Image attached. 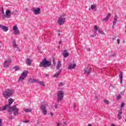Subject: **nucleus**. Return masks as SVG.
Returning a JSON list of instances; mask_svg holds the SVG:
<instances>
[{
    "label": "nucleus",
    "instance_id": "1",
    "mask_svg": "<svg viewBox=\"0 0 126 126\" xmlns=\"http://www.w3.org/2000/svg\"><path fill=\"white\" fill-rule=\"evenodd\" d=\"M5 110H7V111L10 114H11V111H12L14 114V116H18V115H19V109L16 108V105H14L11 107L8 106V105H6L0 107V111H5Z\"/></svg>",
    "mask_w": 126,
    "mask_h": 126
},
{
    "label": "nucleus",
    "instance_id": "2",
    "mask_svg": "<svg viewBox=\"0 0 126 126\" xmlns=\"http://www.w3.org/2000/svg\"><path fill=\"white\" fill-rule=\"evenodd\" d=\"M52 63L51 62L47 61V59L45 58L39 64L40 67H44L45 68L51 66Z\"/></svg>",
    "mask_w": 126,
    "mask_h": 126
},
{
    "label": "nucleus",
    "instance_id": "3",
    "mask_svg": "<svg viewBox=\"0 0 126 126\" xmlns=\"http://www.w3.org/2000/svg\"><path fill=\"white\" fill-rule=\"evenodd\" d=\"M12 94H13V91L10 90H6L3 92V96L5 99H7L10 96H12Z\"/></svg>",
    "mask_w": 126,
    "mask_h": 126
},
{
    "label": "nucleus",
    "instance_id": "4",
    "mask_svg": "<svg viewBox=\"0 0 126 126\" xmlns=\"http://www.w3.org/2000/svg\"><path fill=\"white\" fill-rule=\"evenodd\" d=\"M65 15L60 16L58 20V23L59 25H63L65 22Z\"/></svg>",
    "mask_w": 126,
    "mask_h": 126
},
{
    "label": "nucleus",
    "instance_id": "5",
    "mask_svg": "<svg viewBox=\"0 0 126 126\" xmlns=\"http://www.w3.org/2000/svg\"><path fill=\"white\" fill-rule=\"evenodd\" d=\"M26 77H27V71L25 70L19 78L18 81H23Z\"/></svg>",
    "mask_w": 126,
    "mask_h": 126
},
{
    "label": "nucleus",
    "instance_id": "6",
    "mask_svg": "<svg viewBox=\"0 0 126 126\" xmlns=\"http://www.w3.org/2000/svg\"><path fill=\"white\" fill-rule=\"evenodd\" d=\"M63 95H64V94L63 93V91H60L57 94V98L58 99L59 101H61V100H63Z\"/></svg>",
    "mask_w": 126,
    "mask_h": 126
},
{
    "label": "nucleus",
    "instance_id": "7",
    "mask_svg": "<svg viewBox=\"0 0 126 126\" xmlns=\"http://www.w3.org/2000/svg\"><path fill=\"white\" fill-rule=\"evenodd\" d=\"M32 11L33 12L35 15H37V14H40L41 13V8L38 7L37 8H32Z\"/></svg>",
    "mask_w": 126,
    "mask_h": 126
},
{
    "label": "nucleus",
    "instance_id": "8",
    "mask_svg": "<svg viewBox=\"0 0 126 126\" xmlns=\"http://www.w3.org/2000/svg\"><path fill=\"white\" fill-rule=\"evenodd\" d=\"M40 109L43 115H47V107L45 105H41Z\"/></svg>",
    "mask_w": 126,
    "mask_h": 126
},
{
    "label": "nucleus",
    "instance_id": "9",
    "mask_svg": "<svg viewBox=\"0 0 126 126\" xmlns=\"http://www.w3.org/2000/svg\"><path fill=\"white\" fill-rule=\"evenodd\" d=\"M11 63V59H8L4 63V67H8L9 64Z\"/></svg>",
    "mask_w": 126,
    "mask_h": 126
},
{
    "label": "nucleus",
    "instance_id": "10",
    "mask_svg": "<svg viewBox=\"0 0 126 126\" xmlns=\"http://www.w3.org/2000/svg\"><path fill=\"white\" fill-rule=\"evenodd\" d=\"M84 74H86V75L88 76L90 73H91V69H88L87 68H85L84 69Z\"/></svg>",
    "mask_w": 126,
    "mask_h": 126
},
{
    "label": "nucleus",
    "instance_id": "11",
    "mask_svg": "<svg viewBox=\"0 0 126 126\" xmlns=\"http://www.w3.org/2000/svg\"><path fill=\"white\" fill-rule=\"evenodd\" d=\"M11 12L9 10H6V13H5V18H10L11 17Z\"/></svg>",
    "mask_w": 126,
    "mask_h": 126
},
{
    "label": "nucleus",
    "instance_id": "12",
    "mask_svg": "<svg viewBox=\"0 0 126 126\" xmlns=\"http://www.w3.org/2000/svg\"><path fill=\"white\" fill-rule=\"evenodd\" d=\"M0 28H1L4 32H7L8 31V27L5 26H2V25L0 24Z\"/></svg>",
    "mask_w": 126,
    "mask_h": 126
},
{
    "label": "nucleus",
    "instance_id": "13",
    "mask_svg": "<svg viewBox=\"0 0 126 126\" xmlns=\"http://www.w3.org/2000/svg\"><path fill=\"white\" fill-rule=\"evenodd\" d=\"M13 31H14L16 34H19V30H18V28H17V26H14L13 28Z\"/></svg>",
    "mask_w": 126,
    "mask_h": 126
},
{
    "label": "nucleus",
    "instance_id": "14",
    "mask_svg": "<svg viewBox=\"0 0 126 126\" xmlns=\"http://www.w3.org/2000/svg\"><path fill=\"white\" fill-rule=\"evenodd\" d=\"M63 55L64 56V58H67L69 56V54L67 53V50H65L63 51Z\"/></svg>",
    "mask_w": 126,
    "mask_h": 126
},
{
    "label": "nucleus",
    "instance_id": "15",
    "mask_svg": "<svg viewBox=\"0 0 126 126\" xmlns=\"http://www.w3.org/2000/svg\"><path fill=\"white\" fill-rule=\"evenodd\" d=\"M123 114V111L122 110V109H121L119 112H118V117L119 120H121L122 119V114Z\"/></svg>",
    "mask_w": 126,
    "mask_h": 126
},
{
    "label": "nucleus",
    "instance_id": "16",
    "mask_svg": "<svg viewBox=\"0 0 126 126\" xmlns=\"http://www.w3.org/2000/svg\"><path fill=\"white\" fill-rule=\"evenodd\" d=\"M76 66V64L75 63H74L71 64L69 66L68 69H74Z\"/></svg>",
    "mask_w": 126,
    "mask_h": 126
},
{
    "label": "nucleus",
    "instance_id": "17",
    "mask_svg": "<svg viewBox=\"0 0 126 126\" xmlns=\"http://www.w3.org/2000/svg\"><path fill=\"white\" fill-rule=\"evenodd\" d=\"M29 82H30V83H37L38 82V80L35 79L30 78L29 80Z\"/></svg>",
    "mask_w": 126,
    "mask_h": 126
},
{
    "label": "nucleus",
    "instance_id": "18",
    "mask_svg": "<svg viewBox=\"0 0 126 126\" xmlns=\"http://www.w3.org/2000/svg\"><path fill=\"white\" fill-rule=\"evenodd\" d=\"M119 78L120 79V83L122 84L123 83V73L122 72H120Z\"/></svg>",
    "mask_w": 126,
    "mask_h": 126
},
{
    "label": "nucleus",
    "instance_id": "19",
    "mask_svg": "<svg viewBox=\"0 0 126 126\" xmlns=\"http://www.w3.org/2000/svg\"><path fill=\"white\" fill-rule=\"evenodd\" d=\"M117 21H118V16H115L114 21H113V25H116L117 24Z\"/></svg>",
    "mask_w": 126,
    "mask_h": 126
},
{
    "label": "nucleus",
    "instance_id": "20",
    "mask_svg": "<svg viewBox=\"0 0 126 126\" xmlns=\"http://www.w3.org/2000/svg\"><path fill=\"white\" fill-rule=\"evenodd\" d=\"M32 63V62L31 61V60L29 58L27 59L26 63H27L28 65H31Z\"/></svg>",
    "mask_w": 126,
    "mask_h": 126
},
{
    "label": "nucleus",
    "instance_id": "21",
    "mask_svg": "<svg viewBox=\"0 0 126 126\" xmlns=\"http://www.w3.org/2000/svg\"><path fill=\"white\" fill-rule=\"evenodd\" d=\"M111 16V14L110 13H108L107 14V15L106 16V17L104 19H103V21H108V20H109V18H110V17Z\"/></svg>",
    "mask_w": 126,
    "mask_h": 126
},
{
    "label": "nucleus",
    "instance_id": "22",
    "mask_svg": "<svg viewBox=\"0 0 126 126\" xmlns=\"http://www.w3.org/2000/svg\"><path fill=\"white\" fill-rule=\"evenodd\" d=\"M24 112H25V113H31V112H32V109H25L24 108Z\"/></svg>",
    "mask_w": 126,
    "mask_h": 126
},
{
    "label": "nucleus",
    "instance_id": "23",
    "mask_svg": "<svg viewBox=\"0 0 126 126\" xmlns=\"http://www.w3.org/2000/svg\"><path fill=\"white\" fill-rule=\"evenodd\" d=\"M8 103H9V105H7L9 107H10V106H11V104L13 103V99H12V98H10L9 99H8Z\"/></svg>",
    "mask_w": 126,
    "mask_h": 126
},
{
    "label": "nucleus",
    "instance_id": "24",
    "mask_svg": "<svg viewBox=\"0 0 126 126\" xmlns=\"http://www.w3.org/2000/svg\"><path fill=\"white\" fill-rule=\"evenodd\" d=\"M61 66H62V64L61 63V62L58 61V63H57V69H60V68H61Z\"/></svg>",
    "mask_w": 126,
    "mask_h": 126
},
{
    "label": "nucleus",
    "instance_id": "25",
    "mask_svg": "<svg viewBox=\"0 0 126 126\" xmlns=\"http://www.w3.org/2000/svg\"><path fill=\"white\" fill-rule=\"evenodd\" d=\"M13 43V47L14 48V49H16L18 48V45L16 44V42L15 41H12Z\"/></svg>",
    "mask_w": 126,
    "mask_h": 126
},
{
    "label": "nucleus",
    "instance_id": "26",
    "mask_svg": "<svg viewBox=\"0 0 126 126\" xmlns=\"http://www.w3.org/2000/svg\"><path fill=\"white\" fill-rule=\"evenodd\" d=\"M38 84H40V85H42V86H45V84L44 83V82L43 81H38L37 83Z\"/></svg>",
    "mask_w": 126,
    "mask_h": 126
},
{
    "label": "nucleus",
    "instance_id": "27",
    "mask_svg": "<svg viewBox=\"0 0 126 126\" xmlns=\"http://www.w3.org/2000/svg\"><path fill=\"white\" fill-rule=\"evenodd\" d=\"M14 68L15 71H17V70H19V69H20V68H19V66H15Z\"/></svg>",
    "mask_w": 126,
    "mask_h": 126
},
{
    "label": "nucleus",
    "instance_id": "28",
    "mask_svg": "<svg viewBox=\"0 0 126 126\" xmlns=\"http://www.w3.org/2000/svg\"><path fill=\"white\" fill-rule=\"evenodd\" d=\"M121 98H122V96L121 95V94H118L116 96L117 100H120Z\"/></svg>",
    "mask_w": 126,
    "mask_h": 126
},
{
    "label": "nucleus",
    "instance_id": "29",
    "mask_svg": "<svg viewBox=\"0 0 126 126\" xmlns=\"http://www.w3.org/2000/svg\"><path fill=\"white\" fill-rule=\"evenodd\" d=\"M104 102L105 104H106L107 105L109 104V103H110V101H109L107 99H105L104 100Z\"/></svg>",
    "mask_w": 126,
    "mask_h": 126
},
{
    "label": "nucleus",
    "instance_id": "30",
    "mask_svg": "<svg viewBox=\"0 0 126 126\" xmlns=\"http://www.w3.org/2000/svg\"><path fill=\"white\" fill-rule=\"evenodd\" d=\"M95 7H96V6L95 5H92L91 7V9H92L93 10L94 9H95Z\"/></svg>",
    "mask_w": 126,
    "mask_h": 126
},
{
    "label": "nucleus",
    "instance_id": "31",
    "mask_svg": "<svg viewBox=\"0 0 126 126\" xmlns=\"http://www.w3.org/2000/svg\"><path fill=\"white\" fill-rule=\"evenodd\" d=\"M62 72V70H59L57 73L56 74H58V75H60L61 74V73Z\"/></svg>",
    "mask_w": 126,
    "mask_h": 126
},
{
    "label": "nucleus",
    "instance_id": "32",
    "mask_svg": "<svg viewBox=\"0 0 126 126\" xmlns=\"http://www.w3.org/2000/svg\"><path fill=\"white\" fill-rule=\"evenodd\" d=\"M94 30H95V31H98V27H97V26H94Z\"/></svg>",
    "mask_w": 126,
    "mask_h": 126
},
{
    "label": "nucleus",
    "instance_id": "33",
    "mask_svg": "<svg viewBox=\"0 0 126 126\" xmlns=\"http://www.w3.org/2000/svg\"><path fill=\"white\" fill-rule=\"evenodd\" d=\"M54 77H56V78H58L59 77V75L56 73L55 75H54Z\"/></svg>",
    "mask_w": 126,
    "mask_h": 126
},
{
    "label": "nucleus",
    "instance_id": "34",
    "mask_svg": "<svg viewBox=\"0 0 126 126\" xmlns=\"http://www.w3.org/2000/svg\"><path fill=\"white\" fill-rule=\"evenodd\" d=\"M63 83H60L59 84V86L61 87V86H63Z\"/></svg>",
    "mask_w": 126,
    "mask_h": 126
},
{
    "label": "nucleus",
    "instance_id": "35",
    "mask_svg": "<svg viewBox=\"0 0 126 126\" xmlns=\"http://www.w3.org/2000/svg\"><path fill=\"white\" fill-rule=\"evenodd\" d=\"M125 103H123L121 104V108H124V107H125Z\"/></svg>",
    "mask_w": 126,
    "mask_h": 126
},
{
    "label": "nucleus",
    "instance_id": "36",
    "mask_svg": "<svg viewBox=\"0 0 126 126\" xmlns=\"http://www.w3.org/2000/svg\"><path fill=\"white\" fill-rule=\"evenodd\" d=\"M120 39H117V43H118V45H120Z\"/></svg>",
    "mask_w": 126,
    "mask_h": 126
},
{
    "label": "nucleus",
    "instance_id": "37",
    "mask_svg": "<svg viewBox=\"0 0 126 126\" xmlns=\"http://www.w3.org/2000/svg\"><path fill=\"white\" fill-rule=\"evenodd\" d=\"M125 91H123V92H122L120 93V94H121L122 95H124V94H125Z\"/></svg>",
    "mask_w": 126,
    "mask_h": 126
},
{
    "label": "nucleus",
    "instance_id": "38",
    "mask_svg": "<svg viewBox=\"0 0 126 126\" xmlns=\"http://www.w3.org/2000/svg\"><path fill=\"white\" fill-rule=\"evenodd\" d=\"M10 120H13V119H14V117H13V116H10Z\"/></svg>",
    "mask_w": 126,
    "mask_h": 126
},
{
    "label": "nucleus",
    "instance_id": "39",
    "mask_svg": "<svg viewBox=\"0 0 126 126\" xmlns=\"http://www.w3.org/2000/svg\"><path fill=\"white\" fill-rule=\"evenodd\" d=\"M23 123H29V121L27 120V121H23Z\"/></svg>",
    "mask_w": 126,
    "mask_h": 126
},
{
    "label": "nucleus",
    "instance_id": "40",
    "mask_svg": "<svg viewBox=\"0 0 126 126\" xmlns=\"http://www.w3.org/2000/svg\"><path fill=\"white\" fill-rule=\"evenodd\" d=\"M55 109H58V104L55 105Z\"/></svg>",
    "mask_w": 126,
    "mask_h": 126
},
{
    "label": "nucleus",
    "instance_id": "41",
    "mask_svg": "<svg viewBox=\"0 0 126 126\" xmlns=\"http://www.w3.org/2000/svg\"><path fill=\"white\" fill-rule=\"evenodd\" d=\"M115 26H116V25H113V26H112V29H115Z\"/></svg>",
    "mask_w": 126,
    "mask_h": 126
},
{
    "label": "nucleus",
    "instance_id": "42",
    "mask_svg": "<svg viewBox=\"0 0 126 126\" xmlns=\"http://www.w3.org/2000/svg\"><path fill=\"white\" fill-rule=\"evenodd\" d=\"M57 126H61V123H57Z\"/></svg>",
    "mask_w": 126,
    "mask_h": 126
},
{
    "label": "nucleus",
    "instance_id": "43",
    "mask_svg": "<svg viewBox=\"0 0 126 126\" xmlns=\"http://www.w3.org/2000/svg\"><path fill=\"white\" fill-rule=\"evenodd\" d=\"M73 106L74 108H75L76 107V103H74Z\"/></svg>",
    "mask_w": 126,
    "mask_h": 126
},
{
    "label": "nucleus",
    "instance_id": "44",
    "mask_svg": "<svg viewBox=\"0 0 126 126\" xmlns=\"http://www.w3.org/2000/svg\"><path fill=\"white\" fill-rule=\"evenodd\" d=\"M2 13L4 14V11L3 10V8L2 9Z\"/></svg>",
    "mask_w": 126,
    "mask_h": 126
},
{
    "label": "nucleus",
    "instance_id": "45",
    "mask_svg": "<svg viewBox=\"0 0 126 126\" xmlns=\"http://www.w3.org/2000/svg\"><path fill=\"white\" fill-rule=\"evenodd\" d=\"M99 33H100V34H102V33H103V32L101 31H98Z\"/></svg>",
    "mask_w": 126,
    "mask_h": 126
},
{
    "label": "nucleus",
    "instance_id": "46",
    "mask_svg": "<svg viewBox=\"0 0 126 126\" xmlns=\"http://www.w3.org/2000/svg\"><path fill=\"white\" fill-rule=\"evenodd\" d=\"M50 114H51V116H54V114L53 113V112H51Z\"/></svg>",
    "mask_w": 126,
    "mask_h": 126
},
{
    "label": "nucleus",
    "instance_id": "47",
    "mask_svg": "<svg viewBox=\"0 0 126 126\" xmlns=\"http://www.w3.org/2000/svg\"><path fill=\"white\" fill-rule=\"evenodd\" d=\"M45 75L46 76H49V74H46Z\"/></svg>",
    "mask_w": 126,
    "mask_h": 126
},
{
    "label": "nucleus",
    "instance_id": "48",
    "mask_svg": "<svg viewBox=\"0 0 126 126\" xmlns=\"http://www.w3.org/2000/svg\"><path fill=\"white\" fill-rule=\"evenodd\" d=\"M88 126H92V125H91V124H88Z\"/></svg>",
    "mask_w": 126,
    "mask_h": 126
},
{
    "label": "nucleus",
    "instance_id": "49",
    "mask_svg": "<svg viewBox=\"0 0 126 126\" xmlns=\"http://www.w3.org/2000/svg\"><path fill=\"white\" fill-rule=\"evenodd\" d=\"M59 36H61V33H58Z\"/></svg>",
    "mask_w": 126,
    "mask_h": 126
},
{
    "label": "nucleus",
    "instance_id": "50",
    "mask_svg": "<svg viewBox=\"0 0 126 126\" xmlns=\"http://www.w3.org/2000/svg\"><path fill=\"white\" fill-rule=\"evenodd\" d=\"M59 44H62V41H60Z\"/></svg>",
    "mask_w": 126,
    "mask_h": 126
},
{
    "label": "nucleus",
    "instance_id": "51",
    "mask_svg": "<svg viewBox=\"0 0 126 126\" xmlns=\"http://www.w3.org/2000/svg\"><path fill=\"white\" fill-rule=\"evenodd\" d=\"M63 124H64V125H66V123H65V122H63Z\"/></svg>",
    "mask_w": 126,
    "mask_h": 126
},
{
    "label": "nucleus",
    "instance_id": "52",
    "mask_svg": "<svg viewBox=\"0 0 126 126\" xmlns=\"http://www.w3.org/2000/svg\"><path fill=\"white\" fill-rule=\"evenodd\" d=\"M113 40H115V38H113V39H112Z\"/></svg>",
    "mask_w": 126,
    "mask_h": 126
},
{
    "label": "nucleus",
    "instance_id": "53",
    "mask_svg": "<svg viewBox=\"0 0 126 126\" xmlns=\"http://www.w3.org/2000/svg\"><path fill=\"white\" fill-rule=\"evenodd\" d=\"M125 32H126V30H125Z\"/></svg>",
    "mask_w": 126,
    "mask_h": 126
},
{
    "label": "nucleus",
    "instance_id": "54",
    "mask_svg": "<svg viewBox=\"0 0 126 126\" xmlns=\"http://www.w3.org/2000/svg\"><path fill=\"white\" fill-rule=\"evenodd\" d=\"M124 42V43H125V41H123Z\"/></svg>",
    "mask_w": 126,
    "mask_h": 126
},
{
    "label": "nucleus",
    "instance_id": "55",
    "mask_svg": "<svg viewBox=\"0 0 126 126\" xmlns=\"http://www.w3.org/2000/svg\"><path fill=\"white\" fill-rule=\"evenodd\" d=\"M92 37H94V36H92Z\"/></svg>",
    "mask_w": 126,
    "mask_h": 126
}]
</instances>
